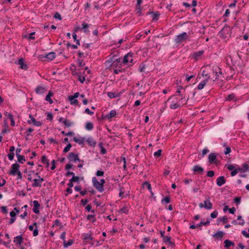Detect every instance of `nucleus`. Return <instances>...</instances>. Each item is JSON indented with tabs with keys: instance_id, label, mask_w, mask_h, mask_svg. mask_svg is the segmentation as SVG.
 <instances>
[{
	"instance_id": "f257e3e1",
	"label": "nucleus",
	"mask_w": 249,
	"mask_h": 249,
	"mask_svg": "<svg viewBox=\"0 0 249 249\" xmlns=\"http://www.w3.org/2000/svg\"><path fill=\"white\" fill-rule=\"evenodd\" d=\"M92 181L93 186L98 190L99 192H102L104 191V186H102V184L98 181L95 177L92 178Z\"/></svg>"
},
{
	"instance_id": "f03ea898",
	"label": "nucleus",
	"mask_w": 249,
	"mask_h": 249,
	"mask_svg": "<svg viewBox=\"0 0 249 249\" xmlns=\"http://www.w3.org/2000/svg\"><path fill=\"white\" fill-rule=\"evenodd\" d=\"M188 35L186 32H183L176 36L175 42L176 43H179L186 39Z\"/></svg>"
},
{
	"instance_id": "7ed1b4c3",
	"label": "nucleus",
	"mask_w": 249,
	"mask_h": 249,
	"mask_svg": "<svg viewBox=\"0 0 249 249\" xmlns=\"http://www.w3.org/2000/svg\"><path fill=\"white\" fill-rule=\"evenodd\" d=\"M19 167H20L19 165L17 163H15L13 164L12 165L11 170L10 172H9V174L13 175V176H15L16 175L17 173H18V169H19Z\"/></svg>"
},
{
	"instance_id": "20e7f679",
	"label": "nucleus",
	"mask_w": 249,
	"mask_h": 249,
	"mask_svg": "<svg viewBox=\"0 0 249 249\" xmlns=\"http://www.w3.org/2000/svg\"><path fill=\"white\" fill-rule=\"evenodd\" d=\"M68 159L71 161L76 162V161H79V158L78 154H75L72 152H71L68 154Z\"/></svg>"
},
{
	"instance_id": "39448f33",
	"label": "nucleus",
	"mask_w": 249,
	"mask_h": 249,
	"mask_svg": "<svg viewBox=\"0 0 249 249\" xmlns=\"http://www.w3.org/2000/svg\"><path fill=\"white\" fill-rule=\"evenodd\" d=\"M133 53H128L127 54L124 56L123 59V63H127L128 62H132L133 61L132 59Z\"/></svg>"
},
{
	"instance_id": "423d86ee",
	"label": "nucleus",
	"mask_w": 249,
	"mask_h": 249,
	"mask_svg": "<svg viewBox=\"0 0 249 249\" xmlns=\"http://www.w3.org/2000/svg\"><path fill=\"white\" fill-rule=\"evenodd\" d=\"M209 161L210 163H216L217 159L216 158V154L214 153H211L208 156Z\"/></svg>"
},
{
	"instance_id": "0eeeda50",
	"label": "nucleus",
	"mask_w": 249,
	"mask_h": 249,
	"mask_svg": "<svg viewBox=\"0 0 249 249\" xmlns=\"http://www.w3.org/2000/svg\"><path fill=\"white\" fill-rule=\"evenodd\" d=\"M34 183L32 184V186L34 187H41V183L44 181V179L38 176V178H35L33 180Z\"/></svg>"
},
{
	"instance_id": "6e6552de",
	"label": "nucleus",
	"mask_w": 249,
	"mask_h": 249,
	"mask_svg": "<svg viewBox=\"0 0 249 249\" xmlns=\"http://www.w3.org/2000/svg\"><path fill=\"white\" fill-rule=\"evenodd\" d=\"M210 197H209L206 200L204 201V206L206 209L211 210L213 208V204L210 201Z\"/></svg>"
},
{
	"instance_id": "1a4fd4ad",
	"label": "nucleus",
	"mask_w": 249,
	"mask_h": 249,
	"mask_svg": "<svg viewBox=\"0 0 249 249\" xmlns=\"http://www.w3.org/2000/svg\"><path fill=\"white\" fill-rule=\"evenodd\" d=\"M203 53H204V51L203 50L198 51V52L194 53L192 55V58L196 61H197L198 59L201 58V57L203 55Z\"/></svg>"
},
{
	"instance_id": "9d476101",
	"label": "nucleus",
	"mask_w": 249,
	"mask_h": 249,
	"mask_svg": "<svg viewBox=\"0 0 249 249\" xmlns=\"http://www.w3.org/2000/svg\"><path fill=\"white\" fill-rule=\"evenodd\" d=\"M29 117L31 119V120L28 121V123L29 124H33L35 126H39L41 125V123L40 122L36 121L34 117H33L31 115H29Z\"/></svg>"
},
{
	"instance_id": "9b49d317",
	"label": "nucleus",
	"mask_w": 249,
	"mask_h": 249,
	"mask_svg": "<svg viewBox=\"0 0 249 249\" xmlns=\"http://www.w3.org/2000/svg\"><path fill=\"white\" fill-rule=\"evenodd\" d=\"M33 204L34 208L33 209V211L35 213L38 214L39 213V209L40 204L37 200H34L33 201Z\"/></svg>"
},
{
	"instance_id": "f8f14e48",
	"label": "nucleus",
	"mask_w": 249,
	"mask_h": 249,
	"mask_svg": "<svg viewBox=\"0 0 249 249\" xmlns=\"http://www.w3.org/2000/svg\"><path fill=\"white\" fill-rule=\"evenodd\" d=\"M226 182V180L224 176H220L216 179V184L218 186H221Z\"/></svg>"
},
{
	"instance_id": "ddd939ff",
	"label": "nucleus",
	"mask_w": 249,
	"mask_h": 249,
	"mask_svg": "<svg viewBox=\"0 0 249 249\" xmlns=\"http://www.w3.org/2000/svg\"><path fill=\"white\" fill-rule=\"evenodd\" d=\"M213 72V73L215 74V79H213V81H215L218 79V73H221V69L218 67H214L212 69Z\"/></svg>"
},
{
	"instance_id": "4468645a",
	"label": "nucleus",
	"mask_w": 249,
	"mask_h": 249,
	"mask_svg": "<svg viewBox=\"0 0 249 249\" xmlns=\"http://www.w3.org/2000/svg\"><path fill=\"white\" fill-rule=\"evenodd\" d=\"M36 92L38 94H41L46 91V89L45 87L42 86H37L36 89Z\"/></svg>"
},
{
	"instance_id": "2eb2a0df",
	"label": "nucleus",
	"mask_w": 249,
	"mask_h": 249,
	"mask_svg": "<svg viewBox=\"0 0 249 249\" xmlns=\"http://www.w3.org/2000/svg\"><path fill=\"white\" fill-rule=\"evenodd\" d=\"M18 64L20 65V67L22 70H27L28 67L27 65L24 63V60L22 58H20L18 61Z\"/></svg>"
},
{
	"instance_id": "dca6fc26",
	"label": "nucleus",
	"mask_w": 249,
	"mask_h": 249,
	"mask_svg": "<svg viewBox=\"0 0 249 249\" xmlns=\"http://www.w3.org/2000/svg\"><path fill=\"white\" fill-rule=\"evenodd\" d=\"M193 170L195 173L198 172L199 174H202L204 171L203 168L198 165H195L194 167Z\"/></svg>"
},
{
	"instance_id": "f3484780",
	"label": "nucleus",
	"mask_w": 249,
	"mask_h": 249,
	"mask_svg": "<svg viewBox=\"0 0 249 249\" xmlns=\"http://www.w3.org/2000/svg\"><path fill=\"white\" fill-rule=\"evenodd\" d=\"M23 239L21 235H18L15 237L14 242L18 245H21L22 243Z\"/></svg>"
},
{
	"instance_id": "a211bd4d",
	"label": "nucleus",
	"mask_w": 249,
	"mask_h": 249,
	"mask_svg": "<svg viewBox=\"0 0 249 249\" xmlns=\"http://www.w3.org/2000/svg\"><path fill=\"white\" fill-rule=\"evenodd\" d=\"M224 243L225 244V248H226L228 249L231 246L232 247L235 246L234 243L228 239L225 240L224 241Z\"/></svg>"
},
{
	"instance_id": "6ab92c4d",
	"label": "nucleus",
	"mask_w": 249,
	"mask_h": 249,
	"mask_svg": "<svg viewBox=\"0 0 249 249\" xmlns=\"http://www.w3.org/2000/svg\"><path fill=\"white\" fill-rule=\"evenodd\" d=\"M89 26V25L85 22H83L82 24V28L84 29V31L86 34H88L89 33V31L88 30Z\"/></svg>"
},
{
	"instance_id": "aec40b11",
	"label": "nucleus",
	"mask_w": 249,
	"mask_h": 249,
	"mask_svg": "<svg viewBox=\"0 0 249 249\" xmlns=\"http://www.w3.org/2000/svg\"><path fill=\"white\" fill-rule=\"evenodd\" d=\"M69 100L71 102V105H78V101L77 99H76L75 98H74L72 97V96H70L68 97Z\"/></svg>"
},
{
	"instance_id": "412c9836",
	"label": "nucleus",
	"mask_w": 249,
	"mask_h": 249,
	"mask_svg": "<svg viewBox=\"0 0 249 249\" xmlns=\"http://www.w3.org/2000/svg\"><path fill=\"white\" fill-rule=\"evenodd\" d=\"M239 172L240 173H242V169H240V167H239L237 165V167H236L234 170L231 171V175L232 177L235 176Z\"/></svg>"
},
{
	"instance_id": "4be33fe9",
	"label": "nucleus",
	"mask_w": 249,
	"mask_h": 249,
	"mask_svg": "<svg viewBox=\"0 0 249 249\" xmlns=\"http://www.w3.org/2000/svg\"><path fill=\"white\" fill-rule=\"evenodd\" d=\"M45 57L49 60H52L55 57V53L53 52L50 53L46 55Z\"/></svg>"
},
{
	"instance_id": "5701e85b",
	"label": "nucleus",
	"mask_w": 249,
	"mask_h": 249,
	"mask_svg": "<svg viewBox=\"0 0 249 249\" xmlns=\"http://www.w3.org/2000/svg\"><path fill=\"white\" fill-rule=\"evenodd\" d=\"M73 141L75 142L78 143L79 144H82L85 142V138H77V137H74L73 138Z\"/></svg>"
},
{
	"instance_id": "b1692460",
	"label": "nucleus",
	"mask_w": 249,
	"mask_h": 249,
	"mask_svg": "<svg viewBox=\"0 0 249 249\" xmlns=\"http://www.w3.org/2000/svg\"><path fill=\"white\" fill-rule=\"evenodd\" d=\"M224 234V233L223 231H218L217 232H216L215 234H214L213 236L214 237H216V238L221 239L223 237Z\"/></svg>"
},
{
	"instance_id": "393cba45",
	"label": "nucleus",
	"mask_w": 249,
	"mask_h": 249,
	"mask_svg": "<svg viewBox=\"0 0 249 249\" xmlns=\"http://www.w3.org/2000/svg\"><path fill=\"white\" fill-rule=\"evenodd\" d=\"M53 95V93L52 91H50L49 92L48 94L46 95V98H45V100L49 102V103L51 104H52L53 102V100L51 98V97Z\"/></svg>"
},
{
	"instance_id": "a878e982",
	"label": "nucleus",
	"mask_w": 249,
	"mask_h": 249,
	"mask_svg": "<svg viewBox=\"0 0 249 249\" xmlns=\"http://www.w3.org/2000/svg\"><path fill=\"white\" fill-rule=\"evenodd\" d=\"M207 82V80H204L203 81H201L198 85L197 89L199 90L203 89L204 86L206 85Z\"/></svg>"
},
{
	"instance_id": "bb28decb",
	"label": "nucleus",
	"mask_w": 249,
	"mask_h": 249,
	"mask_svg": "<svg viewBox=\"0 0 249 249\" xmlns=\"http://www.w3.org/2000/svg\"><path fill=\"white\" fill-rule=\"evenodd\" d=\"M63 124H64L65 126L66 127H70L73 124V122H71L70 121L65 119L64 120V121H63Z\"/></svg>"
},
{
	"instance_id": "cd10ccee",
	"label": "nucleus",
	"mask_w": 249,
	"mask_h": 249,
	"mask_svg": "<svg viewBox=\"0 0 249 249\" xmlns=\"http://www.w3.org/2000/svg\"><path fill=\"white\" fill-rule=\"evenodd\" d=\"M220 221H222L224 223H226L228 222V218L225 216L219 217L217 219V224H219V223Z\"/></svg>"
},
{
	"instance_id": "c85d7f7f",
	"label": "nucleus",
	"mask_w": 249,
	"mask_h": 249,
	"mask_svg": "<svg viewBox=\"0 0 249 249\" xmlns=\"http://www.w3.org/2000/svg\"><path fill=\"white\" fill-rule=\"evenodd\" d=\"M87 142L90 146H94L96 144V142L91 138H89L87 140Z\"/></svg>"
},
{
	"instance_id": "c756f323",
	"label": "nucleus",
	"mask_w": 249,
	"mask_h": 249,
	"mask_svg": "<svg viewBox=\"0 0 249 249\" xmlns=\"http://www.w3.org/2000/svg\"><path fill=\"white\" fill-rule=\"evenodd\" d=\"M116 114V111L114 110H112L110 111L109 113H108L107 115V119H111L112 118V117H113L114 116H115Z\"/></svg>"
},
{
	"instance_id": "7c9ffc66",
	"label": "nucleus",
	"mask_w": 249,
	"mask_h": 249,
	"mask_svg": "<svg viewBox=\"0 0 249 249\" xmlns=\"http://www.w3.org/2000/svg\"><path fill=\"white\" fill-rule=\"evenodd\" d=\"M180 106L179 102H177V103H173L170 105V108L172 109H175L178 108Z\"/></svg>"
},
{
	"instance_id": "2f4dec72",
	"label": "nucleus",
	"mask_w": 249,
	"mask_h": 249,
	"mask_svg": "<svg viewBox=\"0 0 249 249\" xmlns=\"http://www.w3.org/2000/svg\"><path fill=\"white\" fill-rule=\"evenodd\" d=\"M149 14H151L152 15V18L154 20H157L158 19V17L160 16V14L159 12L154 13V12H150Z\"/></svg>"
},
{
	"instance_id": "473e14b6",
	"label": "nucleus",
	"mask_w": 249,
	"mask_h": 249,
	"mask_svg": "<svg viewBox=\"0 0 249 249\" xmlns=\"http://www.w3.org/2000/svg\"><path fill=\"white\" fill-rule=\"evenodd\" d=\"M41 161L43 163L46 164L47 167L49 166V161L45 156H43L41 158Z\"/></svg>"
},
{
	"instance_id": "72a5a7b5",
	"label": "nucleus",
	"mask_w": 249,
	"mask_h": 249,
	"mask_svg": "<svg viewBox=\"0 0 249 249\" xmlns=\"http://www.w3.org/2000/svg\"><path fill=\"white\" fill-rule=\"evenodd\" d=\"M18 158V161L20 163H23L25 161V158L24 156L22 155H19L18 156H17Z\"/></svg>"
},
{
	"instance_id": "f704fd0d",
	"label": "nucleus",
	"mask_w": 249,
	"mask_h": 249,
	"mask_svg": "<svg viewBox=\"0 0 249 249\" xmlns=\"http://www.w3.org/2000/svg\"><path fill=\"white\" fill-rule=\"evenodd\" d=\"M240 169H242V173H245L247 171L249 170V166L248 164H244L242 167H240Z\"/></svg>"
},
{
	"instance_id": "c9c22d12",
	"label": "nucleus",
	"mask_w": 249,
	"mask_h": 249,
	"mask_svg": "<svg viewBox=\"0 0 249 249\" xmlns=\"http://www.w3.org/2000/svg\"><path fill=\"white\" fill-rule=\"evenodd\" d=\"M73 243V241L72 240H69L68 242L64 241V247L65 248H67L68 247L71 246Z\"/></svg>"
},
{
	"instance_id": "e433bc0d",
	"label": "nucleus",
	"mask_w": 249,
	"mask_h": 249,
	"mask_svg": "<svg viewBox=\"0 0 249 249\" xmlns=\"http://www.w3.org/2000/svg\"><path fill=\"white\" fill-rule=\"evenodd\" d=\"M143 185L144 186H146L147 189L149 190V191L150 192L152 195H153V193L152 192V188L150 184L148 182H144Z\"/></svg>"
},
{
	"instance_id": "4c0bfd02",
	"label": "nucleus",
	"mask_w": 249,
	"mask_h": 249,
	"mask_svg": "<svg viewBox=\"0 0 249 249\" xmlns=\"http://www.w3.org/2000/svg\"><path fill=\"white\" fill-rule=\"evenodd\" d=\"M86 128L88 130H91L93 129V124L90 123V122H89V123H87L86 124Z\"/></svg>"
},
{
	"instance_id": "58836bf2",
	"label": "nucleus",
	"mask_w": 249,
	"mask_h": 249,
	"mask_svg": "<svg viewBox=\"0 0 249 249\" xmlns=\"http://www.w3.org/2000/svg\"><path fill=\"white\" fill-rule=\"evenodd\" d=\"M226 61L229 65L232 64V59L231 55H229L226 57Z\"/></svg>"
},
{
	"instance_id": "ea45409f",
	"label": "nucleus",
	"mask_w": 249,
	"mask_h": 249,
	"mask_svg": "<svg viewBox=\"0 0 249 249\" xmlns=\"http://www.w3.org/2000/svg\"><path fill=\"white\" fill-rule=\"evenodd\" d=\"M107 94L110 98H114L118 96V94L113 92H108Z\"/></svg>"
},
{
	"instance_id": "a19ab883",
	"label": "nucleus",
	"mask_w": 249,
	"mask_h": 249,
	"mask_svg": "<svg viewBox=\"0 0 249 249\" xmlns=\"http://www.w3.org/2000/svg\"><path fill=\"white\" fill-rule=\"evenodd\" d=\"M210 224V221L208 220L206 222H203V221H201L197 225V226L198 227H201L202 226H207V225H209Z\"/></svg>"
},
{
	"instance_id": "79ce46f5",
	"label": "nucleus",
	"mask_w": 249,
	"mask_h": 249,
	"mask_svg": "<svg viewBox=\"0 0 249 249\" xmlns=\"http://www.w3.org/2000/svg\"><path fill=\"white\" fill-rule=\"evenodd\" d=\"M235 98V95L234 94H231L228 96V97L226 99V101L234 100Z\"/></svg>"
},
{
	"instance_id": "37998d69",
	"label": "nucleus",
	"mask_w": 249,
	"mask_h": 249,
	"mask_svg": "<svg viewBox=\"0 0 249 249\" xmlns=\"http://www.w3.org/2000/svg\"><path fill=\"white\" fill-rule=\"evenodd\" d=\"M8 118L11 121V124L12 126L15 125V121L14 120L13 116L11 114H9L8 115Z\"/></svg>"
},
{
	"instance_id": "c03bdc74",
	"label": "nucleus",
	"mask_w": 249,
	"mask_h": 249,
	"mask_svg": "<svg viewBox=\"0 0 249 249\" xmlns=\"http://www.w3.org/2000/svg\"><path fill=\"white\" fill-rule=\"evenodd\" d=\"M84 239L85 240H93V238L92 237L91 235L90 234H89V233H87V234H86L84 235Z\"/></svg>"
},
{
	"instance_id": "a18cd8bd",
	"label": "nucleus",
	"mask_w": 249,
	"mask_h": 249,
	"mask_svg": "<svg viewBox=\"0 0 249 249\" xmlns=\"http://www.w3.org/2000/svg\"><path fill=\"white\" fill-rule=\"evenodd\" d=\"M229 170V171H232L233 170H234V169L236 168V166H235L234 165H233V164H229V165H226L225 166Z\"/></svg>"
},
{
	"instance_id": "49530a36",
	"label": "nucleus",
	"mask_w": 249,
	"mask_h": 249,
	"mask_svg": "<svg viewBox=\"0 0 249 249\" xmlns=\"http://www.w3.org/2000/svg\"><path fill=\"white\" fill-rule=\"evenodd\" d=\"M79 177L77 176H73L72 178L70 179V182H78Z\"/></svg>"
},
{
	"instance_id": "de8ad7c7",
	"label": "nucleus",
	"mask_w": 249,
	"mask_h": 249,
	"mask_svg": "<svg viewBox=\"0 0 249 249\" xmlns=\"http://www.w3.org/2000/svg\"><path fill=\"white\" fill-rule=\"evenodd\" d=\"M99 147L101 148V153L102 154H105L107 153V150L106 149L103 147V144L102 143H100L99 145Z\"/></svg>"
},
{
	"instance_id": "09e8293b",
	"label": "nucleus",
	"mask_w": 249,
	"mask_h": 249,
	"mask_svg": "<svg viewBox=\"0 0 249 249\" xmlns=\"http://www.w3.org/2000/svg\"><path fill=\"white\" fill-rule=\"evenodd\" d=\"M71 147V143H69L64 149L63 152L66 153L68 152L70 148Z\"/></svg>"
},
{
	"instance_id": "8fccbe9b",
	"label": "nucleus",
	"mask_w": 249,
	"mask_h": 249,
	"mask_svg": "<svg viewBox=\"0 0 249 249\" xmlns=\"http://www.w3.org/2000/svg\"><path fill=\"white\" fill-rule=\"evenodd\" d=\"M87 219L92 222H94L96 221V219L94 218V215H88Z\"/></svg>"
},
{
	"instance_id": "3c124183",
	"label": "nucleus",
	"mask_w": 249,
	"mask_h": 249,
	"mask_svg": "<svg viewBox=\"0 0 249 249\" xmlns=\"http://www.w3.org/2000/svg\"><path fill=\"white\" fill-rule=\"evenodd\" d=\"M33 130H34L32 128H29L28 129L27 131L26 132V138H25L26 140H28V136L30 135V133L32 132L33 131Z\"/></svg>"
},
{
	"instance_id": "603ef678",
	"label": "nucleus",
	"mask_w": 249,
	"mask_h": 249,
	"mask_svg": "<svg viewBox=\"0 0 249 249\" xmlns=\"http://www.w3.org/2000/svg\"><path fill=\"white\" fill-rule=\"evenodd\" d=\"M232 224L234 225L238 224L243 226V225H244L245 222L244 220H242V221H240L238 223L236 220H234L232 221Z\"/></svg>"
},
{
	"instance_id": "864d4df0",
	"label": "nucleus",
	"mask_w": 249,
	"mask_h": 249,
	"mask_svg": "<svg viewBox=\"0 0 249 249\" xmlns=\"http://www.w3.org/2000/svg\"><path fill=\"white\" fill-rule=\"evenodd\" d=\"M171 240V237L165 236L163 238V241L165 243H168Z\"/></svg>"
},
{
	"instance_id": "5fc2aeb1",
	"label": "nucleus",
	"mask_w": 249,
	"mask_h": 249,
	"mask_svg": "<svg viewBox=\"0 0 249 249\" xmlns=\"http://www.w3.org/2000/svg\"><path fill=\"white\" fill-rule=\"evenodd\" d=\"M121 59L120 58H116L115 56H113V58H112V61H113L112 65H113L115 61H116L117 63L123 62L122 61H121Z\"/></svg>"
},
{
	"instance_id": "6e6d98bb",
	"label": "nucleus",
	"mask_w": 249,
	"mask_h": 249,
	"mask_svg": "<svg viewBox=\"0 0 249 249\" xmlns=\"http://www.w3.org/2000/svg\"><path fill=\"white\" fill-rule=\"evenodd\" d=\"M202 76H205L206 78L205 80H207V81H208V80L210 79V76L209 74L205 73V71H202Z\"/></svg>"
},
{
	"instance_id": "4d7b16f0",
	"label": "nucleus",
	"mask_w": 249,
	"mask_h": 249,
	"mask_svg": "<svg viewBox=\"0 0 249 249\" xmlns=\"http://www.w3.org/2000/svg\"><path fill=\"white\" fill-rule=\"evenodd\" d=\"M218 215V212L217 211H214L213 213H211V217L213 218H216Z\"/></svg>"
},
{
	"instance_id": "13d9d810",
	"label": "nucleus",
	"mask_w": 249,
	"mask_h": 249,
	"mask_svg": "<svg viewBox=\"0 0 249 249\" xmlns=\"http://www.w3.org/2000/svg\"><path fill=\"white\" fill-rule=\"evenodd\" d=\"M161 202L162 203L165 202L166 203H169L170 202V198L169 196H166L161 200Z\"/></svg>"
},
{
	"instance_id": "bf43d9fd",
	"label": "nucleus",
	"mask_w": 249,
	"mask_h": 249,
	"mask_svg": "<svg viewBox=\"0 0 249 249\" xmlns=\"http://www.w3.org/2000/svg\"><path fill=\"white\" fill-rule=\"evenodd\" d=\"M119 212L126 214L128 213V210L126 207H123L121 208V209L119 211Z\"/></svg>"
},
{
	"instance_id": "052dcab7",
	"label": "nucleus",
	"mask_w": 249,
	"mask_h": 249,
	"mask_svg": "<svg viewBox=\"0 0 249 249\" xmlns=\"http://www.w3.org/2000/svg\"><path fill=\"white\" fill-rule=\"evenodd\" d=\"M53 18L59 20H61L62 19L60 14L58 12L55 13Z\"/></svg>"
},
{
	"instance_id": "680f3d73",
	"label": "nucleus",
	"mask_w": 249,
	"mask_h": 249,
	"mask_svg": "<svg viewBox=\"0 0 249 249\" xmlns=\"http://www.w3.org/2000/svg\"><path fill=\"white\" fill-rule=\"evenodd\" d=\"M162 150L161 149L158 150L157 151L154 153L155 157H160L161 155Z\"/></svg>"
},
{
	"instance_id": "e2e57ef3",
	"label": "nucleus",
	"mask_w": 249,
	"mask_h": 249,
	"mask_svg": "<svg viewBox=\"0 0 249 249\" xmlns=\"http://www.w3.org/2000/svg\"><path fill=\"white\" fill-rule=\"evenodd\" d=\"M104 175V172L102 171H100V170L97 171L96 173V175L97 176H99V177L103 176Z\"/></svg>"
},
{
	"instance_id": "0e129e2a",
	"label": "nucleus",
	"mask_w": 249,
	"mask_h": 249,
	"mask_svg": "<svg viewBox=\"0 0 249 249\" xmlns=\"http://www.w3.org/2000/svg\"><path fill=\"white\" fill-rule=\"evenodd\" d=\"M214 175V172L213 171H209L207 172V176L209 177H213Z\"/></svg>"
},
{
	"instance_id": "69168bd1",
	"label": "nucleus",
	"mask_w": 249,
	"mask_h": 249,
	"mask_svg": "<svg viewBox=\"0 0 249 249\" xmlns=\"http://www.w3.org/2000/svg\"><path fill=\"white\" fill-rule=\"evenodd\" d=\"M231 152V149L230 147H227L224 151V154L225 155L229 154Z\"/></svg>"
},
{
	"instance_id": "338daca9",
	"label": "nucleus",
	"mask_w": 249,
	"mask_h": 249,
	"mask_svg": "<svg viewBox=\"0 0 249 249\" xmlns=\"http://www.w3.org/2000/svg\"><path fill=\"white\" fill-rule=\"evenodd\" d=\"M8 157L9 160H13L14 157V153L11 152L10 153L8 154Z\"/></svg>"
},
{
	"instance_id": "774afa93",
	"label": "nucleus",
	"mask_w": 249,
	"mask_h": 249,
	"mask_svg": "<svg viewBox=\"0 0 249 249\" xmlns=\"http://www.w3.org/2000/svg\"><path fill=\"white\" fill-rule=\"evenodd\" d=\"M209 152V150L208 149H207V148H204L203 150H202V156L203 157L207 153H208V152Z\"/></svg>"
}]
</instances>
